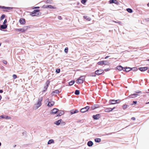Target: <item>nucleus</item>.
Instances as JSON below:
<instances>
[{"label": "nucleus", "instance_id": "f257e3e1", "mask_svg": "<svg viewBox=\"0 0 149 149\" xmlns=\"http://www.w3.org/2000/svg\"><path fill=\"white\" fill-rule=\"evenodd\" d=\"M42 100V97H41L39 98L37 103L35 104L33 107V108L35 109H37L42 105L41 102Z\"/></svg>", "mask_w": 149, "mask_h": 149}, {"label": "nucleus", "instance_id": "f03ea898", "mask_svg": "<svg viewBox=\"0 0 149 149\" xmlns=\"http://www.w3.org/2000/svg\"><path fill=\"white\" fill-rule=\"evenodd\" d=\"M40 10H34L31 14V15L32 16H40L41 14V13L40 12Z\"/></svg>", "mask_w": 149, "mask_h": 149}, {"label": "nucleus", "instance_id": "7ed1b4c3", "mask_svg": "<svg viewBox=\"0 0 149 149\" xmlns=\"http://www.w3.org/2000/svg\"><path fill=\"white\" fill-rule=\"evenodd\" d=\"M84 79V76H81L76 80V83L79 84H82L83 83Z\"/></svg>", "mask_w": 149, "mask_h": 149}, {"label": "nucleus", "instance_id": "20e7f679", "mask_svg": "<svg viewBox=\"0 0 149 149\" xmlns=\"http://www.w3.org/2000/svg\"><path fill=\"white\" fill-rule=\"evenodd\" d=\"M27 28L26 26H25L23 28L16 29L15 31H16L21 32H25L27 30Z\"/></svg>", "mask_w": 149, "mask_h": 149}, {"label": "nucleus", "instance_id": "39448f33", "mask_svg": "<svg viewBox=\"0 0 149 149\" xmlns=\"http://www.w3.org/2000/svg\"><path fill=\"white\" fill-rule=\"evenodd\" d=\"M120 101L119 100H117L114 101V100H111L109 101V102L111 104H115L116 103H119Z\"/></svg>", "mask_w": 149, "mask_h": 149}, {"label": "nucleus", "instance_id": "423d86ee", "mask_svg": "<svg viewBox=\"0 0 149 149\" xmlns=\"http://www.w3.org/2000/svg\"><path fill=\"white\" fill-rule=\"evenodd\" d=\"M88 106H87L84 108H82L81 110V112L82 113H84L87 111L89 109Z\"/></svg>", "mask_w": 149, "mask_h": 149}, {"label": "nucleus", "instance_id": "0eeeda50", "mask_svg": "<svg viewBox=\"0 0 149 149\" xmlns=\"http://www.w3.org/2000/svg\"><path fill=\"white\" fill-rule=\"evenodd\" d=\"M104 72V70H97L95 71V74L96 75H100Z\"/></svg>", "mask_w": 149, "mask_h": 149}, {"label": "nucleus", "instance_id": "6e6552de", "mask_svg": "<svg viewBox=\"0 0 149 149\" xmlns=\"http://www.w3.org/2000/svg\"><path fill=\"white\" fill-rule=\"evenodd\" d=\"M19 22L21 24L23 25L25 23V21L24 19L22 18L19 20Z\"/></svg>", "mask_w": 149, "mask_h": 149}, {"label": "nucleus", "instance_id": "1a4fd4ad", "mask_svg": "<svg viewBox=\"0 0 149 149\" xmlns=\"http://www.w3.org/2000/svg\"><path fill=\"white\" fill-rule=\"evenodd\" d=\"M58 115L56 116H61L62 115H63L64 114V112L63 111L61 110H59L58 112Z\"/></svg>", "mask_w": 149, "mask_h": 149}, {"label": "nucleus", "instance_id": "9d476101", "mask_svg": "<svg viewBox=\"0 0 149 149\" xmlns=\"http://www.w3.org/2000/svg\"><path fill=\"white\" fill-rule=\"evenodd\" d=\"M58 109L56 108H54L52 110V113L53 114H55L58 113Z\"/></svg>", "mask_w": 149, "mask_h": 149}, {"label": "nucleus", "instance_id": "9b49d317", "mask_svg": "<svg viewBox=\"0 0 149 149\" xmlns=\"http://www.w3.org/2000/svg\"><path fill=\"white\" fill-rule=\"evenodd\" d=\"M115 108L114 107L113 108L111 109V108H107L105 109V111L106 112H109L110 111H112L113 109Z\"/></svg>", "mask_w": 149, "mask_h": 149}, {"label": "nucleus", "instance_id": "f8f14e48", "mask_svg": "<svg viewBox=\"0 0 149 149\" xmlns=\"http://www.w3.org/2000/svg\"><path fill=\"white\" fill-rule=\"evenodd\" d=\"M62 121V120L61 119H60L58 120L57 121H56L54 122V123L56 125H59L60 124Z\"/></svg>", "mask_w": 149, "mask_h": 149}, {"label": "nucleus", "instance_id": "ddd939ff", "mask_svg": "<svg viewBox=\"0 0 149 149\" xmlns=\"http://www.w3.org/2000/svg\"><path fill=\"white\" fill-rule=\"evenodd\" d=\"M54 102L52 101H50L47 104V106L49 107H51L53 106L54 104Z\"/></svg>", "mask_w": 149, "mask_h": 149}, {"label": "nucleus", "instance_id": "4468645a", "mask_svg": "<svg viewBox=\"0 0 149 149\" xmlns=\"http://www.w3.org/2000/svg\"><path fill=\"white\" fill-rule=\"evenodd\" d=\"M7 27V25L6 24H4L1 25L0 27V30L2 29H6Z\"/></svg>", "mask_w": 149, "mask_h": 149}, {"label": "nucleus", "instance_id": "2eb2a0df", "mask_svg": "<svg viewBox=\"0 0 149 149\" xmlns=\"http://www.w3.org/2000/svg\"><path fill=\"white\" fill-rule=\"evenodd\" d=\"M109 2L110 3H114L117 4H119V3L116 0H110L109 1Z\"/></svg>", "mask_w": 149, "mask_h": 149}, {"label": "nucleus", "instance_id": "dca6fc26", "mask_svg": "<svg viewBox=\"0 0 149 149\" xmlns=\"http://www.w3.org/2000/svg\"><path fill=\"white\" fill-rule=\"evenodd\" d=\"M54 140L52 139H51L48 141L47 143V144L48 145H50L52 144H54Z\"/></svg>", "mask_w": 149, "mask_h": 149}, {"label": "nucleus", "instance_id": "f3484780", "mask_svg": "<svg viewBox=\"0 0 149 149\" xmlns=\"http://www.w3.org/2000/svg\"><path fill=\"white\" fill-rule=\"evenodd\" d=\"M139 69L140 71H143L147 70L148 69V68L147 67L140 68Z\"/></svg>", "mask_w": 149, "mask_h": 149}, {"label": "nucleus", "instance_id": "a211bd4d", "mask_svg": "<svg viewBox=\"0 0 149 149\" xmlns=\"http://www.w3.org/2000/svg\"><path fill=\"white\" fill-rule=\"evenodd\" d=\"M99 115H100L99 114H96L95 115H93V118L95 120H97L99 118Z\"/></svg>", "mask_w": 149, "mask_h": 149}, {"label": "nucleus", "instance_id": "6ab92c4d", "mask_svg": "<svg viewBox=\"0 0 149 149\" xmlns=\"http://www.w3.org/2000/svg\"><path fill=\"white\" fill-rule=\"evenodd\" d=\"M138 95L136 94H134L129 96V97L130 98H134L136 97Z\"/></svg>", "mask_w": 149, "mask_h": 149}, {"label": "nucleus", "instance_id": "aec40b11", "mask_svg": "<svg viewBox=\"0 0 149 149\" xmlns=\"http://www.w3.org/2000/svg\"><path fill=\"white\" fill-rule=\"evenodd\" d=\"M49 81H47L46 82L47 85L45 87V90L43 91V92H45L46 90L48 88V85L49 84Z\"/></svg>", "mask_w": 149, "mask_h": 149}, {"label": "nucleus", "instance_id": "412c9836", "mask_svg": "<svg viewBox=\"0 0 149 149\" xmlns=\"http://www.w3.org/2000/svg\"><path fill=\"white\" fill-rule=\"evenodd\" d=\"M93 145V142L91 141H89L87 143L88 146L89 147H91Z\"/></svg>", "mask_w": 149, "mask_h": 149}, {"label": "nucleus", "instance_id": "4be33fe9", "mask_svg": "<svg viewBox=\"0 0 149 149\" xmlns=\"http://www.w3.org/2000/svg\"><path fill=\"white\" fill-rule=\"evenodd\" d=\"M117 69L119 71H121L123 69V68L121 66H118L117 67Z\"/></svg>", "mask_w": 149, "mask_h": 149}, {"label": "nucleus", "instance_id": "5701e85b", "mask_svg": "<svg viewBox=\"0 0 149 149\" xmlns=\"http://www.w3.org/2000/svg\"><path fill=\"white\" fill-rule=\"evenodd\" d=\"M83 17L84 19H86L88 21H90L91 19L90 17H88L87 16H84Z\"/></svg>", "mask_w": 149, "mask_h": 149}, {"label": "nucleus", "instance_id": "b1692460", "mask_svg": "<svg viewBox=\"0 0 149 149\" xmlns=\"http://www.w3.org/2000/svg\"><path fill=\"white\" fill-rule=\"evenodd\" d=\"M97 64L100 65H104V61H101L98 62L97 63Z\"/></svg>", "mask_w": 149, "mask_h": 149}, {"label": "nucleus", "instance_id": "393cba45", "mask_svg": "<svg viewBox=\"0 0 149 149\" xmlns=\"http://www.w3.org/2000/svg\"><path fill=\"white\" fill-rule=\"evenodd\" d=\"M48 8L54 9L56 8V7L55 6H53L51 5H48Z\"/></svg>", "mask_w": 149, "mask_h": 149}, {"label": "nucleus", "instance_id": "a878e982", "mask_svg": "<svg viewBox=\"0 0 149 149\" xmlns=\"http://www.w3.org/2000/svg\"><path fill=\"white\" fill-rule=\"evenodd\" d=\"M98 107V105H94L92 106L91 107V108L92 109V110H94L95 109H96V108H97Z\"/></svg>", "mask_w": 149, "mask_h": 149}, {"label": "nucleus", "instance_id": "bb28decb", "mask_svg": "<svg viewBox=\"0 0 149 149\" xmlns=\"http://www.w3.org/2000/svg\"><path fill=\"white\" fill-rule=\"evenodd\" d=\"M59 93V91L58 90H56L54 91L52 93V95H54V93L58 94Z\"/></svg>", "mask_w": 149, "mask_h": 149}, {"label": "nucleus", "instance_id": "cd10ccee", "mask_svg": "<svg viewBox=\"0 0 149 149\" xmlns=\"http://www.w3.org/2000/svg\"><path fill=\"white\" fill-rule=\"evenodd\" d=\"M101 139L99 138H97L95 139V141L97 143L100 142L101 141Z\"/></svg>", "mask_w": 149, "mask_h": 149}, {"label": "nucleus", "instance_id": "c85d7f7f", "mask_svg": "<svg viewBox=\"0 0 149 149\" xmlns=\"http://www.w3.org/2000/svg\"><path fill=\"white\" fill-rule=\"evenodd\" d=\"M132 69V68H130L126 67L125 69V70L126 72H129V71L131 70Z\"/></svg>", "mask_w": 149, "mask_h": 149}, {"label": "nucleus", "instance_id": "c756f323", "mask_svg": "<svg viewBox=\"0 0 149 149\" xmlns=\"http://www.w3.org/2000/svg\"><path fill=\"white\" fill-rule=\"evenodd\" d=\"M75 82V81L74 80L72 81L69 83V84L70 86H72L73 85Z\"/></svg>", "mask_w": 149, "mask_h": 149}, {"label": "nucleus", "instance_id": "7c9ffc66", "mask_svg": "<svg viewBox=\"0 0 149 149\" xmlns=\"http://www.w3.org/2000/svg\"><path fill=\"white\" fill-rule=\"evenodd\" d=\"M127 12L130 13H132V10L130 8H127Z\"/></svg>", "mask_w": 149, "mask_h": 149}, {"label": "nucleus", "instance_id": "2f4dec72", "mask_svg": "<svg viewBox=\"0 0 149 149\" xmlns=\"http://www.w3.org/2000/svg\"><path fill=\"white\" fill-rule=\"evenodd\" d=\"M80 92L79 90H76L75 92V94L76 95H78L79 94Z\"/></svg>", "mask_w": 149, "mask_h": 149}, {"label": "nucleus", "instance_id": "473e14b6", "mask_svg": "<svg viewBox=\"0 0 149 149\" xmlns=\"http://www.w3.org/2000/svg\"><path fill=\"white\" fill-rule=\"evenodd\" d=\"M104 65H109V63L106 61H104Z\"/></svg>", "mask_w": 149, "mask_h": 149}, {"label": "nucleus", "instance_id": "72a5a7b5", "mask_svg": "<svg viewBox=\"0 0 149 149\" xmlns=\"http://www.w3.org/2000/svg\"><path fill=\"white\" fill-rule=\"evenodd\" d=\"M3 118H5L7 119H11V118L10 117L7 116H4Z\"/></svg>", "mask_w": 149, "mask_h": 149}, {"label": "nucleus", "instance_id": "f704fd0d", "mask_svg": "<svg viewBox=\"0 0 149 149\" xmlns=\"http://www.w3.org/2000/svg\"><path fill=\"white\" fill-rule=\"evenodd\" d=\"M78 112V111L77 110H75V111H71V113L72 114H73L74 113H76Z\"/></svg>", "mask_w": 149, "mask_h": 149}, {"label": "nucleus", "instance_id": "c9c22d12", "mask_svg": "<svg viewBox=\"0 0 149 149\" xmlns=\"http://www.w3.org/2000/svg\"><path fill=\"white\" fill-rule=\"evenodd\" d=\"M48 5H44L42 7V8H48Z\"/></svg>", "mask_w": 149, "mask_h": 149}, {"label": "nucleus", "instance_id": "e433bc0d", "mask_svg": "<svg viewBox=\"0 0 149 149\" xmlns=\"http://www.w3.org/2000/svg\"><path fill=\"white\" fill-rule=\"evenodd\" d=\"M127 105L125 104V105H124L123 106V109H125L127 108Z\"/></svg>", "mask_w": 149, "mask_h": 149}, {"label": "nucleus", "instance_id": "4c0bfd02", "mask_svg": "<svg viewBox=\"0 0 149 149\" xmlns=\"http://www.w3.org/2000/svg\"><path fill=\"white\" fill-rule=\"evenodd\" d=\"M60 69H57L56 71V73H60Z\"/></svg>", "mask_w": 149, "mask_h": 149}, {"label": "nucleus", "instance_id": "58836bf2", "mask_svg": "<svg viewBox=\"0 0 149 149\" xmlns=\"http://www.w3.org/2000/svg\"><path fill=\"white\" fill-rule=\"evenodd\" d=\"M96 75V74H95V73H92L91 74V76L92 77H95Z\"/></svg>", "mask_w": 149, "mask_h": 149}, {"label": "nucleus", "instance_id": "ea45409f", "mask_svg": "<svg viewBox=\"0 0 149 149\" xmlns=\"http://www.w3.org/2000/svg\"><path fill=\"white\" fill-rule=\"evenodd\" d=\"M86 1L87 0H81V2L83 4H84Z\"/></svg>", "mask_w": 149, "mask_h": 149}, {"label": "nucleus", "instance_id": "a19ab883", "mask_svg": "<svg viewBox=\"0 0 149 149\" xmlns=\"http://www.w3.org/2000/svg\"><path fill=\"white\" fill-rule=\"evenodd\" d=\"M5 15H3L0 18L1 20L3 19L5 17Z\"/></svg>", "mask_w": 149, "mask_h": 149}, {"label": "nucleus", "instance_id": "79ce46f5", "mask_svg": "<svg viewBox=\"0 0 149 149\" xmlns=\"http://www.w3.org/2000/svg\"><path fill=\"white\" fill-rule=\"evenodd\" d=\"M46 2L47 3L51 4L52 3V1H51V0H47L46 1Z\"/></svg>", "mask_w": 149, "mask_h": 149}, {"label": "nucleus", "instance_id": "37998d69", "mask_svg": "<svg viewBox=\"0 0 149 149\" xmlns=\"http://www.w3.org/2000/svg\"><path fill=\"white\" fill-rule=\"evenodd\" d=\"M65 52L66 53H67L68 51V47H66L64 50Z\"/></svg>", "mask_w": 149, "mask_h": 149}, {"label": "nucleus", "instance_id": "c03bdc74", "mask_svg": "<svg viewBox=\"0 0 149 149\" xmlns=\"http://www.w3.org/2000/svg\"><path fill=\"white\" fill-rule=\"evenodd\" d=\"M13 77L14 79H15L17 78V75L15 74H13Z\"/></svg>", "mask_w": 149, "mask_h": 149}, {"label": "nucleus", "instance_id": "a18cd8bd", "mask_svg": "<svg viewBox=\"0 0 149 149\" xmlns=\"http://www.w3.org/2000/svg\"><path fill=\"white\" fill-rule=\"evenodd\" d=\"M40 8L38 6V7H32V8L33 9H36V8Z\"/></svg>", "mask_w": 149, "mask_h": 149}, {"label": "nucleus", "instance_id": "49530a36", "mask_svg": "<svg viewBox=\"0 0 149 149\" xmlns=\"http://www.w3.org/2000/svg\"><path fill=\"white\" fill-rule=\"evenodd\" d=\"M58 18L59 20H61L62 19V17L61 16H58Z\"/></svg>", "mask_w": 149, "mask_h": 149}, {"label": "nucleus", "instance_id": "de8ad7c7", "mask_svg": "<svg viewBox=\"0 0 149 149\" xmlns=\"http://www.w3.org/2000/svg\"><path fill=\"white\" fill-rule=\"evenodd\" d=\"M3 63L5 64H7V62L5 60H3Z\"/></svg>", "mask_w": 149, "mask_h": 149}, {"label": "nucleus", "instance_id": "09e8293b", "mask_svg": "<svg viewBox=\"0 0 149 149\" xmlns=\"http://www.w3.org/2000/svg\"><path fill=\"white\" fill-rule=\"evenodd\" d=\"M7 20L5 19L3 22V24H5L7 23Z\"/></svg>", "mask_w": 149, "mask_h": 149}, {"label": "nucleus", "instance_id": "8fccbe9b", "mask_svg": "<svg viewBox=\"0 0 149 149\" xmlns=\"http://www.w3.org/2000/svg\"><path fill=\"white\" fill-rule=\"evenodd\" d=\"M137 103L136 101H133V104H132V105L133 104H136Z\"/></svg>", "mask_w": 149, "mask_h": 149}, {"label": "nucleus", "instance_id": "3c124183", "mask_svg": "<svg viewBox=\"0 0 149 149\" xmlns=\"http://www.w3.org/2000/svg\"><path fill=\"white\" fill-rule=\"evenodd\" d=\"M4 118V116L1 115L0 116V119H1V118Z\"/></svg>", "mask_w": 149, "mask_h": 149}, {"label": "nucleus", "instance_id": "603ef678", "mask_svg": "<svg viewBox=\"0 0 149 149\" xmlns=\"http://www.w3.org/2000/svg\"><path fill=\"white\" fill-rule=\"evenodd\" d=\"M131 119L132 120H135V118L134 117H132Z\"/></svg>", "mask_w": 149, "mask_h": 149}, {"label": "nucleus", "instance_id": "864d4df0", "mask_svg": "<svg viewBox=\"0 0 149 149\" xmlns=\"http://www.w3.org/2000/svg\"><path fill=\"white\" fill-rule=\"evenodd\" d=\"M109 70V69H105L104 70L106 71H108V70Z\"/></svg>", "mask_w": 149, "mask_h": 149}, {"label": "nucleus", "instance_id": "5fc2aeb1", "mask_svg": "<svg viewBox=\"0 0 149 149\" xmlns=\"http://www.w3.org/2000/svg\"><path fill=\"white\" fill-rule=\"evenodd\" d=\"M3 92V91L2 90H0V93H2Z\"/></svg>", "mask_w": 149, "mask_h": 149}, {"label": "nucleus", "instance_id": "6e6d98bb", "mask_svg": "<svg viewBox=\"0 0 149 149\" xmlns=\"http://www.w3.org/2000/svg\"><path fill=\"white\" fill-rule=\"evenodd\" d=\"M109 57V56H106V57H105V59H106L107 58H108Z\"/></svg>", "mask_w": 149, "mask_h": 149}, {"label": "nucleus", "instance_id": "4d7b16f0", "mask_svg": "<svg viewBox=\"0 0 149 149\" xmlns=\"http://www.w3.org/2000/svg\"><path fill=\"white\" fill-rule=\"evenodd\" d=\"M141 92V91H138L136 92V93H140Z\"/></svg>", "mask_w": 149, "mask_h": 149}, {"label": "nucleus", "instance_id": "13d9d810", "mask_svg": "<svg viewBox=\"0 0 149 149\" xmlns=\"http://www.w3.org/2000/svg\"><path fill=\"white\" fill-rule=\"evenodd\" d=\"M146 93H149V89H148V91L146 92Z\"/></svg>", "mask_w": 149, "mask_h": 149}, {"label": "nucleus", "instance_id": "bf43d9fd", "mask_svg": "<svg viewBox=\"0 0 149 149\" xmlns=\"http://www.w3.org/2000/svg\"><path fill=\"white\" fill-rule=\"evenodd\" d=\"M118 23H119V24H120L121 23V22H118Z\"/></svg>", "mask_w": 149, "mask_h": 149}, {"label": "nucleus", "instance_id": "052dcab7", "mask_svg": "<svg viewBox=\"0 0 149 149\" xmlns=\"http://www.w3.org/2000/svg\"><path fill=\"white\" fill-rule=\"evenodd\" d=\"M49 100V99L48 98V99H47L46 100V101H48Z\"/></svg>", "mask_w": 149, "mask_h": 149}, {"label": "nucleus", "instance_id": "680f3d73", "mask_svg": "<svg viewBox=\"0 0 149 149\" xmlns=\"http://www.w3.org/2000/svg\"><path fill=\"white\" fill-rule=\"evenodd\" d=\"M1 95H0V100H1Z\"/></svg>", "mask_w": 149, "mask_h": 149}, {"label": "nucleus", "instance_id": "e2e57ef3", "mask_svg": "<svg viewBox=\"0 0 149 149\" xmlns=\"http://www.w3.org/2000/svg\"><path fill=\"white\" fill-rule=\"evenodd\" d=\"M147 5H148V6L149 7V3H148Z\"/></svg>", "mask_w": 149, "mask_h": 149}, {"label": "nucleus", "instance_id": "0e129e2a", "mask_svg": "<svg viewBox=\"0 0 149 149\" xmlns=\"http://www.w3.org/2000/svg\"><path fill=\"white\" fill-rule=\"evenodd\" d=\"M149 104V102H147V103H146V104Z\"/></svg>", "mask_w": 149, "mask_h": 149}, {"label": "nucleus", "instance_id": "69168bd1", "mask_svg": "<svg viewBox=\"0 0 149 149\" xmlns=\"http://www.w3.org/2000/svg\"><path fill=\"white\" fill-rule=\"evenodd\" d=\"M113 22H115V23H117L118 22H116V21H113Z\"/></svg>", "mask_w": 149, "mask_h": 149}, {"label": "nucleus", "instance_id": "338daca9", "mask_svg": "<svg viewBox=\"0 0 149 149\" xmlns=\"http://www.w3.org/2000/svg\"><path fill=\"white\" fill-rule=\"evenodd\" d=\"M1 145V143L0 142V146Z\"/></svg>", "mask_w": 149, "mask_h": 149}, {"label": "nucleus", "instance_id": "774afa93", "mask_svg": "<svg viewBox=\"0 0 149 149\" xmlns=\"http://www.w3.org/2000/svg\"><path fill=\"white\" fill-rule=\"evenodd\" d=\"M148 73H149V70H148Z\"/></svg>", "mask_w": 149, "mask_h": 149}]
</instances>
